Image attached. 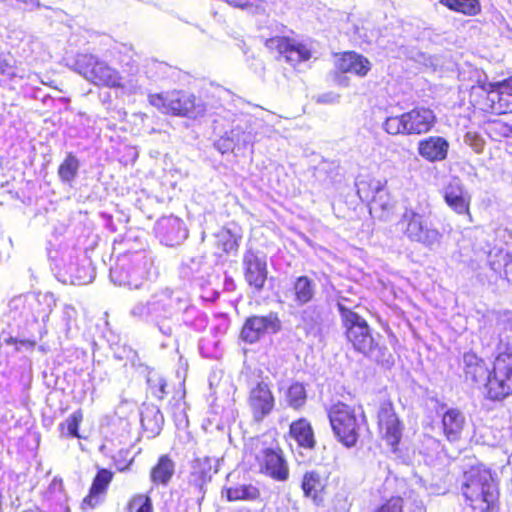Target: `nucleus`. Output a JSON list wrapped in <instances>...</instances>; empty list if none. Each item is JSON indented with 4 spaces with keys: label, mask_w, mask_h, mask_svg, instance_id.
Masks as SVG:
<instances>
[{
    "label": "nucleus",
    "mask_w": 512,
    "mask_h": 512,
    "mask_svg": "<svg viewBox=\"0 0 512 512\" xmlns=\"http://www.w3.org/2000/svg\"><path fill=\"white\" fill-rule=\"evenodd\" d=\"M435 120V114L431 109L417 107L401 115L387 117L383 129L393 136L418 135L429 132Z\"/></svg>",
    "instance_id": "6"
},
{
    "label": "nucleus",
    "mask_w": 512,
    "mask_h": 512,
    "mask_svg": "<svg viewBox=\"0 0 512 512\" xmlns=\"http://www.w3.org/2000/svg\"><path fill=\"white\" fill-rule=\"evenodd\" d=\"M12 65L0 54V74L12 75Z\"/></svg>",
    "instance_id": "50"
},
{
    "label": "nucleus",
    "mask_w": 512,
    "mask_h": 512,
    "mask_svg": "<svg viewBox=\"0 0 512 512\" xmlns=\"http://www.w3.org/2000/svg\"><path fill=\"white\" fill-rule=\"evenodd\" d=\"M464 142L476 153H481L485 144L483 138L475 132H467L464 136Z\"/></svg>",
    "instance_id": "46"
},
{
    "label": "nucleus",
    "mask_w": 512,
    "mask_h": 512,
    "mask_svg": "<svg viewBox=\"0 0 512 512\" xmlns=\"http://www.w3.org/2000/svg\"><path fill=\"white\" fill-rule=\"evenodd\" d=\"M149 102L154 107L161 109L164 113L190 119L203 117L206 112V106L201 99L183 91H173L167 94H151L149 95Z\"/></svg>",
    "instance_id": "5"
},
{
    "label": "nucleus",
    "mask_w": 512,
    "mask_h": 512,
    "mask_svg": "<svg viewBox=\"0 0 512 512\" xmlns=\"http://www.w3.org/2000/svg\"><path fill=\"white\" fill-rule=\"evenodd\" d=\"M281 329V321L277 314L252 316L245 321L241 338L247 343H255L266 333H277Z\"/></svg>",
    "instance_id": "16"
},
{
    "label": "nucleus",
    "mask_w": 512,
    "mask_h": 512,
    "mask_svg": "<svg viewBox=\"0 0 512 512\" xmlns=\"http://www.w3.org/2000/svg\"><path fill=\"white\" fill-rule=\"evenodd\" d=\"M378 423L383 438L395 451L402 437L403 427L391 402L386 401L380 405Z\"/></svg>",
    "instance_id": "17"
},
{
    "label": "nucleus",
    "mask_w": 512,
    "mask_h": 512,
    "mask_svg": "<svg viewBox=\"0 0 512 512\" xmlns=\"http://www.w3.org/2000/svg\"><path fill=\"white\" fill-rule=\"evenodd\" d=\"M79 167L77 157L69 153L58 168V176L62 182L71 184L78 175Z\"/></svg>",
    "instance_id": "34"
},
{
    "label": "nucleus",
    "mask_w": 512,
    "mask_h": 512,
    "mask_svg": "<svg viewBox=\"0 0 512 512\" xmlns=\"http://www.w3.org/2000/svg\"><path fill=\"white\" fill-rule=\"evenodd\" d=\"M340 96L334 92L323 93L318 96L317 102L323 104H334L339 102Z\"/></svg>",
    "instance_id": "47"
},
{
    "label": "nucleus",
    "mask_w": 512,
    "mask_h": 512,
    "mask_svg": "<svg viewBox=\"0 0 512 512\" xmlns=\"http://www.w3.org/2000/svg\"><path fill=\"white\" fill-rule=\"evenodd\" d=\"M75 316H76V310L72 306H69V305L64 306L63 317H64V320L66 321L67 326L69 325L70 321L75 318Z\"/></svg>",
    "instance_id": "49"
},
{
    "label": "nucleus",
    "mask_w": 512,
    "mask_h": 512,
    "mask_svg": "<svg viewBox=\"0 0 512 512\" xmlns=\"http://www.w3.org/2000/svg\"><path fill=\"white\" fill-rule=\"evenodd\" d=\"M242 267L247 284L256 292H261L268 275L265 256H261L253 250H247L243 255Z\"/></svg>",
    "instance_id": "15"
},
{
    "label": "nucleus",
    "mask_w": 512,
    "mask_h": 512,
    "mask_svg": "<svg viewBox=\"0 0 512 512\" xmlns=\"http://www.w3.org/2000/svg\"><path fill=\"white\" fill-rule=\"evenodd\" d=\"M219 462L218 457L206 455H196L190 462L188 485L197 490L199 503L204 499L206 485L212 480L213 474L218 472Z\"/></svg>",
    "instance_id": "13"
},
{
    "label": "nucleus",
    "mask_w": 512,
    "mask_h": 512,
    "mask_svg": "<svg viewBox=\"0 0 512 512\" xmlns=\"http://www.w3.org/2000/svg\"><path fill=\"white\" fill-rule=\"evenodd\" d=\"M336 68L342 73H352L363 77L371 69L370 61L356 52H345L335 63Z\"/></svg>",
    "instance_id": "23"
},
{
    "label": "nucleus",
    "mask_w": 512,
    "mask_h": 512,
    "mask_svg": "<svg viewBox=\"0 0 512 512\" xmlns=\"http://www.w3.org/2000/svg\"><path fill=\"white\" fill-rule=\"evenodd\" d=\"M156 275L153 258L145 250L122 255L110 269L114 284L129 289L149 290V280Z\"/></svg>",
    "instance_id": "3"
},
{
    "label": "nucleus",
    "mask_w": 512,
    "mask_h": 512,
    "mask_svg": "<svg viewBox=\"0 0 512 512\" xmlns=\"http://www.w3.org/2000/svg\"><path fill=\"white\" fill-rule=\"evenodd\" d=\"M326 481L316 470H309L303 474L301 489L305 498L310 499L316 506L323 505Z\"/></svg>",
    "instance_id": "21"
},
{
    "label": "nucleus",
    "mask_w": 512,
    "mask_h": 512,
    "mask_svg": "<svg viewBox=\"0 0 512 512\" xmlns=\"http://www.w3.org/2000/svg\"><path fill=\"white\" fill-rule=\"evenodd\" d=\"M462 492L470 507L477 512H499L500 492L491 471L482 465L464 473Z\"/></svg>",
    "instance_id": "2"
},
{
    "label": "nucleus",
    "mask_w": 512,
    "mask_h": 512,
    "mask_svg": "<svg viewBox=\"0 0 512 512\" xmlns=\"http://www.w3.org/2000/svg\"><path fill=\"white\" fill-rule=\"evenodd\" d=\"M175 467V462L168 455L160 456L150 471L151 482L155 485L167 486L175 473Z\"/></svg>",
    "instance_id": "29"
},
{
    "label": "nucleus",
    "mask_w": 512,
    "mask_h": 512,
    "mask_svg": "<svg viewBox=\"0 0 512 512\" xmlns=\"http://www.w3.org/2000/svg\"><path fill=\"white\" fill-rule=\"evenodd\" d=\"M255 450V459L262 473L277 481H286L288 479V464L282 450L277 445L267 446L260 439H256Z\"/></svg>",
    "instance_id": "11"
},
{
    "label": "nucleus",
    "mask_w": 512,
    "mask_h": 512,
    "mask_svg": "<svg viewBox=\"0 0 512 512\" xmlns=\"http://www.w3.org/2000/svg\"><path fill=\"white\" fill-rule=\"evenodd\" d=\"M290 293L294 306H304L313 300L316 294V283L308 276L296 277Z\"/></svg>",
    "instance_id": "25"
},
{
    "label": "nucleus",
    "mask_w": 512,
    "mask_h": 512,
    "mask_svg": "<svg viewBox=\"0 0 512 512\" xmlns=\"http://www.w3.org/2000/svg\"><path fill=\"white\" fill-rule=\"evenodd\" d=\"M449 9L466 15H476L480 11L478 0H441Z\"/></svg>",
    "instance_id": "36"
},
{
    "label": "nucleus",
    "mask_w": 512,
    "mask_h": 512,
    "mask_svg": "<svg viewBox=\"0 0 512 512\" xmlns=\"http://www.w3.org/2000/svg\"><path fill=\"white\" fill-rule=\"evenodd\" d=\"M5 342L8 345H15L17 350L19 349L18 345L25 346L28 349H32L35 346V342H33V341H30V340H18L17 338H14V337H11V336L8 337L7 339H5Z\"/></svg>",
    "instance_id": "48"
},
{
    "label": "nucleus",
    "mask_w": 512,
    "mask_h": 512,
    "mask_svg": "<svg viewBox=\"0 0 512 512\" xmlns=\"http://www.w3.org/2000/svg\"><path fill=\"white\" fill-rule=\"evenodd\" d=\"M113 478L112 472L106 469H101L96 474L89 494L83 499L82 507L95 508L102 502L103 495L106 493V489Z\"/></svg>",
    "instance_id": "24"
},
{
    "label": "nucleus",
    "mask_w": 512,
    "mask_h": 512,
    "mask_svg": "<svg viewBox=\"0 0 512 512\" xmlns=\"http://www.w3.org/2000/svg\"><path fill=\"white\" fill-rule=\"evenodd\" d=\"M376 193L373 195L370 202V213L381 210L382 213L388 212L391 209L389 198L383 188L377 183L375 187Z\"/></svg>",
    "instance_id": "38"
},
{
    "label": "nucleus",
    "mask_w": 512,
    "mask_h": 512,
    "mask_svg": "<svg viewBox=\"0 0 512 512\" xmlns=\"http://www.w3.org/2000/svg\"><path fill=\"white\" fill-rule=\"evenodd\" d=\"M306 390L303 384L299 382L293 383L287 390L286 400L290 407L298 409L306 402Z\"/></svg>",
    "instance_id": "37"
},
{
    "label": "nucleus",
    "mask_w": 512,
    "mask_h": 512,
    "mask_svg": "<svg viewBox=\"0 0 512 512\" xmlns=\"http://www.w3.org/2000/svg\"><path fill=\"white\" fill-rule=\"evenodd\" d=\"M74 67L77 73L94 85L121 86V76L118 71L92 54L77 55Z\"/></svg>",
    "instance_id": "8"
},
{
    "label": "nucleus",
    "mask_w": 512,
    "mask_h": 512,
    "mask_svg": "<svg viewBox=\"0 0 512 512\" xmlns=\"http://www.w3.org/2000/svg\"><path fill=\"white\" fill-rule=\"evenodd\" d=\"M229 501H255L260 498V490L253 484H238L226 489Z\"/></svg>",
    "instance_id": "33"
},
{
    "label": "nucleus",
    "mask_w": 512,
    "mask_h": 512,
    "mask_svg": "<svg viewBox=\"0 0 512 512\" xmlns=\"http://www.w3.org/2000/svg\"><path fill=\"white\" fill-rule=\"evenodd\" d=\"M443 197L446 204L457 214L467 215L471 221L469 212L471 196L465 190L459 178H452L443 188Z\"/></svg>",
    "instance_id": "20"
},
{
    "label": "nucleus",
    "mask_w": 512,
    "mask_h": 512,
    "mask_svg": "<svg viewBox=\"0 0 512 512\" xmlns=\"http://www.w3.org/2000/svg\"><path fill=\"white\" fill-rule=\"evenodd\" d=\"M374 512H403V499L401 497H391Z\"/></svg>",
    "instance_id": "45"
},
{
    "label": "nucleus",
    "mask_w": 512,
    "mask_h": 512,
    "mask_svg": "<svg viewBox=\"0 0 512 512\" xmlns=\"http://www.w3.org/2000/svg\"><path fill=\"white\" fill-rule=\"evenodd\" d=\"M147 383H148L151 393L156 398L162 400L166 396L167 383L164 378H162L161 376H159L157 374L150 375L147 379Z\"/></svg>",
    "instance_id": "42"
},
{
    "label": "nucleus",
    "mask_w": 512,
    "mask_h": 512,
    "mask_svg": "<svg viewBox=\"0 0 512 512\" xmlns=\"http://www.w3.org/2000/svg\"><path fill=\"white\" fill-rule=\"evenodd\" d=\"M65 270L70 282L75 285H84L92 282L94 279V270L87 260H83L82 263L71 261L65 264Z\"/></svg>",
    "instance_id": "31"
},
{
    "label": "nucleus",
    "mask_w": 512,
    "mask_h": 512,
    "mask_svg": "<svg viewBox=\"0 0 512 512\" xmlns=\"http://www.w3.org/2000/svg\"><path fill=\"white\" fill-rule=\"evenodd\" d=\"M497 257L499 258L498 263L495 261L491 262V268L497 271L503 265L505 278L508 282L512 283V254L500 251Z\"/></svg>",
    "instance_id": "40"
},
{
    "label": "nucleus",
    "mask_w": 512,
    "mask_h": 512,
    "mask_svg": "<svg viewBox=\"0 0 512 512\" xmlns=\"http://www.w3.org/2000/svg\"><path fill=\"white\" fill-rule=\"evenodd\" d=\"M229 5L241 8L251 9L255 13L263 12L265 10L264 0H224Z\"/></svg>",
    "instance_id": "43"
},
{
    "label": "nucleus",
    "mask_w": 512,
    "mask_h": 512,
    "mask_svg": "<svg viewBox=\"0 0 512 512\" xmlns=\"http://www.w3.org/2000/svg\"><path fill=\"white\" fill-rule=\"evenodd\" d=\"M290 435L302 448L313 449L315 446L313 429L306 419L294 421L290 425Z\"/></svg>",
    "instance_id": "30"
},
{
    "label": "nucleus",
    "mask_w": 512,
    "mask_h": 512,
    "mask_svg": "<svg viewBox=\"0 0 512 512\" xmlns=\"http://www.w3.org/2000/svg\"><path fill=\"white\" fill-rule=\"evenodd\" d=\"M463 369L467 380L473 383L488 382L490 374L488 368L475 353L467 352L463 355Z\"/></svg>",
    "instance_id": "26"
},
{
    "label": "nucleus",
    "mask_w": 512,
    "mask_h": 512,
    "mask_svg": "<svg viewBox=\"0 0 512 512\" xmlns=\"http://www.w3.org/2000/svg\"><path fill=\"white\" fill-rule=\"evenodd\" d=\"M218 246L225 252L231 253L238 250V237L231 233L230 230H222L217 235Z\"/></svg>",
    "instance_id": "39"
},
{
    "label": "nucleus",
    "mask_w": 512,
    "mask_h": 512,
    "mask_svg": "<svg viewBox=\"0 0 512 512\" xmlns=\"http://www.w3.org/2000/svg\"><path fill=\"white\" fill-rule=\"evenodd\" d=\"M255 141V134L246 118L239 117L232 121L230 130L225 131L214 142V147L222 154L233 151L236 147L245 148Z\"/></svg>",
    "instance_id": "12"
},
{
    "label": "nucleus",
    "mask_w": 512,
    "mask_h": 512,
    "mask_svg": "<svg viewBox=\"0 0 512 512\" xmlns=\"http://www.w3.org/2000/svg\"><path fill=\"white\" fill-rule=\"evenodd\" d=\"M188 311L189 306L179 297H174L169 289L154 292L147 301H137L128 311L130 318L155 326L163 335L170 336L172 327L170 322L181 311Z\"/></svg>",
    "instance_id": "1"
},
{
    "label": "nucleus",
    "mask_w": 512,
    "mask_h": 512,
    "mask_svg": "<svg viewBox=\"0 0 512 512\" xmlns=\"http://www.w3.org/2000/svg\"><path fill=\"white\" fill-rule=\"evenodd\" d=\"M337 307L341 315L348 342L352 344L356 351L362 354L370 351L375 339L371 334L366 320L346 307L342 301L337 303Z\"/></svg>",
    "instance_id": "10"
},
{
    "label": "nucleus",
    "mask_w": 512,
    "mask_h": 512,
    "mask_svg": "<svg viewBox=\"0 0 512 512\" xmlns=\"http://www.w3.org/2000/svg\"><path fill=\"white\" fill-rule=\"evenodd\" d=\"M328 416L338 440L346 447L355 446L360 429V421L355 410L344 403H338L331 407Z\"/></svg>",
    "instance_id": "9"
},
{
    "label": "nucleus",
    "mask_w": 512,
    "mask_h": 512,
    "mask_svg": "<svg viewBox=\"0 0 512 512\" xmlns=\"http://www.w3.org/2000/svg\"><path fill=\"white\" fill-rule=\"evenodd\" d=\"M512 94V78L507 79L503 84H501V93Z\"/></svg>",
    "instance_id": "52"
},
{
    "label": "nucleus",
    "mask_w": 512,
    "mask_h": 512,
    "mask_svg": "<svg viewBox=\"0 0 512 512\" xmlns=\"http://www.w3.org/2000/svg\"><path fill=\"white\" fill-rule=\"evenodd\" d=\"M449 143L440 136H431L418 143L419 155L430 162L442 161L447 157Z\"/></svg>",
    "instance_id": "22"
},
{
    "label": "nucleus",
    "mask_w": 512,
    "mask_h": 512,
    "mask_svg": "<svg viewBox=\"0 0 512 512\" xmlns=\"http://www.w3.org/2000/svg\"><path fill=\"white\" fill-rule=\"evenodd\" d=\"M82 419V413L80 411H75L65 420V422L60 424V427L62 431L66 429L67 434L70 437L80 438V435L78 434V428Z\"/></svg>",
    "instance_id": "41"
},
{
    "label": "nucleus",
    "mask_w": 512,
    "mask_h": 512,
    "mask_svg": "<svg viewBox=\"0 0 512 512\" xmlns=\"http://www.w3.org/2000/svg\"><path fill=\"white\" fill-rule=\"evenodd\" d=\"M335 82L338 84V85H341V86H347V78L342 76V75H337L335 77Z\"/></svg>",
    "instance_id": "53"
},
{
    "label": "nucleus",
    "mask_w": 512,
    "mask_h": 512,
    "mask_svg": "<svg viewBox=\"0 0 512 512\" xmlns=\"http://www.w3.org/2000/svg\"><path fill=\"white\" fill-rule=\"evenodd\" d=\"M367 186V183L364 181H361L357 184V194L361 199L368 200L369 199V193L365 191V188Z\"/></svg>",
    "instance_id": "51"
},
{
    "label": "nucleus",
    "mask_w": 512,
    "mask_h": 512,
    "mask_svg": "<svg viewBox=\"0 0 512 512\" xmlns=\"http://www.w3.org/2000/svg\"><path fill=\"white\" fill-rule=\"evenodd\" d=\"M429 214L421 208L406 207L398 221V227L408 240L432 250L441 244L443 234L428 224Z\"/></svg>",
    "instance_id": "4"
},
{
    "label": "nucleus",
    "mask_w": 512,
    "mask_h": 512,
    "mask_svg": "<svg viewBox=\"0 0 512 512\" xmlns=\"http://www.w3.org/2000/svg\"><path fill=\"white\" fill-rule=\"evenodd\" d=\"M488 395L502 400L512 395V346L500 347L487 382Z\"/></svg>",
    "instance_id": "7"
},
{
    "label": "nucleus",
    "mask_w": 512,
    "mask_h": 512,
    "mask_svg": "<svg viewBox=\"0 0 512 512\" xmlns=\"http://www.w3.org/2000/svg\"><path fill=\"white\" fill-rule=\"evenodd\" d=\"M300 320L307 335L318 336L321 333L322 316L319 306L304 308L300 313Z\"/></svg>",
    "instance_id": "32"
},
{
    "label": "nucleus",
    "mask_w": 512,
    "mask_h": 512,
    "mask_svg": "<svg viewBox=\"0 0 512 512\" xmlns=\"http://www.w3.org/2000/svg\"><path fill=\"white\" fill-rule=\"evenodd\" d=\"M266 46L277 51L279 57L292 66L308 61L312 57V51L307 45L284 37L268 39Z\"/></svg>",
    "instance_id": "14"
},
{
    "label": "nucleus",
    "mask_w": 512,
    "mask_h": 512,
    "mask_svg": "<svg viewBox=\"0 0 512 512\" xmlns=\"http://www.w3.org/2000/svg\"><path fill=\"white\" fill-rule=\"evenodd\" d=\"M248 404L255 421L260 422L267 417L275 405V399L269 385L264 381H260L252 387L249 393Z\"/></svg>",
    "instance_id": "19"
},
{
    "label": "nucleus",
    "mask_w": 512,
    "mask_h": 512,
    "mask_svg": "<svg viewBox=\"0 0 512 512\" xmlns=\"http://www.w3.org/2000/svg\"><path fill=\"white\" fill-rule=\"evenodd\" d=\"M155 232L160 242L169 247L180 245L188 237L183 221L173 215L161 217L156 222Z\"/></svg>",
    "instance_id": "18"
},
{
    "label": "nucleus",
    "mask_w": 512,
    "mask_h": 512,
    "mask_svg": "<svg viewBox=\"0 0 512 512\" xmlns=\"http://www.w3.org/2000/svg\"><path fill=\"white\" fill-rule=\"evenodd\" d=\"M465 425V416L458 409H448L442 415V429L446 439L456 442L460 439Z\"/></svg>",
    "instance_id": "27"
},
{
    "label": "nucleus",
    "mask_w": 512,
    "mask_h": 512,
    "mask_svg": "<svg viewBox=\"0 0 512 512\" xmlns=\"http://www.w3.org/2000/svg\"><path fill=\"white\" fill-rule=\"evenodd\" d=\"M141 424L150 437L159 435L164 425V416L154 404H144L141 409Z\"/></svg>",
    "instance_id": "28"
},
{
    "label": "nucleus",
    "mask_w": 512,
    "mask_h": 512,
    "mask_svg": "<svg viewBox=\"0 0 512 512\" xmlns=\"http://www.w3.org/2000/svg\"><path fill=\"white\" fill-rule=\"evenodd\" d=\"M129 507L131 510L135 509V512H153V506L151 498L145 495H138L134 497Z\"/></svg>",
    "instance_id": "44"
},
{
    "label": "nucleus",
    "mask_w": 512,
    "mask_h": 512,
    "mask_svg": "<svg viewBox=\"0 0 512 512\" xmlns=\"http://www.w3.org/2000/svg\"><path fill=\"white\" fill-rule=\"evenodd\" d=\"M43 299H44L45 301L52 300V298H51L50 296H48V295H44V296H43Z\"/></svg>",
    "instance_id": "54"
},
{
    "label": "nucleus",
    "mask_w": 512,
    "mask_h": 512,
    "mask_svg": "<svg viewBox=\"0 0 512 512\" xmlns=\"http://www.w3.org/2000/svg\"><path fill=\"white\" fill-rule=\"evenodd\" d=\"M364 355L386 367H390L394 363L393 355L389 349L379 345L376 341L372 344L370 351L365 352Z\"/></svg>",
    "instance_id": "35"
}]
</instances>
